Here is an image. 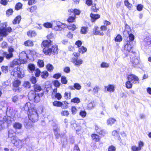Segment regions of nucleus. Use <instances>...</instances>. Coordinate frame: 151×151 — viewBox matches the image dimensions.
<instances>
[{
	"label": "nucleus",
	"instance_id": "37",
	"mask_svg": "<svg viewBox=\"0 0 151 151\" xmlns=\"http://www.w3.org/2000/svg\"><path fill=\"white\" fill-rule=\"evenodd\" d=\"M22 6V4L20 3H18L15 6V9L17 10L21 9Z\"/></svg>",
	"mask_w": 151,
	"mask_h": 151
},
{
	"label": "nucleus",
	"instance_id": "19",
	"mask_svg": "<svg viewBox=\"0 0 151 151\" xmlns=\"http://www.w3.org/2000/svg\"><path fill=\"white\" fill-rule=\"evenodd\" d=\"M105 88L108 91L110 92H114V86L113 85H109L105 87Z\"/></svg>",
	"mask_w": 151,
	"mask_h": 151
},
{
	"label": "nucleus",
	"instance_id": "41",
	"mask_svg": "<svg viewBox=\"0 0 151 151\" xmlns=\"http://www.w3.org/2000/svg\"><path fill=\"white\" fill-rule=\"evenodd\" d=\"M122 40V37L120 35H118L115 38V41L117 42H120Z\"/></svg>",
	"mask_w": 151,
	"mask_h": 151
},
{
	"label": "nucleus",
	"instance_id": "44",
	"mask_svg": "<svg viewBox=\"0 0 151 151\" xmlns=\"http://www.w3.org/2000/svg\"><path fill=\"white\" fill-rule=\"evenodd\" d=\"M68 28L70 30L74 31L76 28V25L74 24H70L68 26Z\"/></svg>",
	"mask_w": 151,
	"mask_h": 151
},
{
	"label": "nucleus",
	"instance_id": "51",
	"mask_svg": "<svg viewBox=\"0 0 151 151\" xmlns=\"http://www.w3.org/2000/svg\"><path fill=\"white\" fill-rule=\"evenodd\" d=\"M47 70L49 71H52L53 69V66L50 64H48L46 66Z\"/></svg>",
	"mask_w": 151,
	"mask_h": 151
},
{
	"label": "nucleus",
	"instance_id": "59",
	"mask_svg": "<svg viewBox=\"0 0 151 151\" xmlns=\"http://www.w3.org/2000/svg\"><path fill=\"white\" fill-rule=\"evenodd\" d=\"M37 64L39 66L41 67H43L44 66V62L43 60H39L37 62Z\"/></svg>",
	"mask_w": 151,
	"mask_h": 151
},
{
	"label": "nucleus",
	"instance_id": "6",
	"mask_svg": "<svg viewBox=\"0 0 151 151\" xmlns=\"http://www.w3.org/2000/svg\"><path fill=\"white\" fill-rule=\"evenodd\" d=\"M54 27L53 29L56 31H61L66 27V25L59 21H55L53 22Z\"/></svg>",
	"mask_w": 151,
	"mask_h": 151
},
{
	"label": "nucleus",
	"instance_id": "35",
	"mask_svg": "<svg viewBox=\"0 0 151 151\" xmlns=\"http://www.w3.org/2000/svg\"><path fill=\"white\" fill-rule=\"evenodd\" d=\"M48 74L47 71H44L41 73V76L42 78H46L48 76Z\"/></svg>",
	"mask_w": 151,
	"mask_h": 151
},
{
	"label": "nucleus",
	"instance_id": "18",
	"mask_svg": "<svg viewBox=\"0 0 151 151\" xmlns=\"http://www.w3.org/2000/svg\"><path fill=\"white\" fill-rule=\"evenodd\" d=\"M138 147L135 146H132L131 147V150L132 151H139L141 149L142 147V141H140L139 143Z\"/></svg>",
	"mask_w": 151,
	"mask_h": 151
},
{
	"label": "nucleus",
	"instance_id": "20",
	"mask_svg": "<svg viewBox=\"0 0 151 151\" xmlns=\"http://www.w3.org/2000/svg\"><path fill=\"white\" fill-rule=\"evenodd\" d=\"M90 17H91L92 19V22H94L96 19L99 18L100 17V16L97 14H93L91 13L90 14Z\"/></svg>",
	"mask_w": 151,
	"mask_h": 151
},
{
	"label": "nucleus",
	"instance_id": "58",
	"mask_svg": "<svg viewBox=\"0 0 151 151\" xmlns=\"http://www.w3.org/2000/svg\"><path fill=\"white\" fill-rule=\"evenodd\" d=\"M13 13V11L12 9H9L6 11V14L7 16H9L12 15Z\"/></svg>",
	"mask_w": 151,
	"mask_h": 151
},
{
	"label": "nucleus",
	"instance_id": "61",
	"mask_svg": "<svg viewBox=\"0 0 151 151\" xmlns=\"http://www.w3.org/2000/svg\"><path fill=\"white\" fill-rule=\"evenodd\" d=\"M71 96V93L70 92H65L64 94V97L66 99H70Z\"/></svg>",
	"mask_w": 151,
	"mask_h": 151
},
{
	"label": "nucleus",
	"instance_id": "47",
	"mask_svg": "<svg viewBox=\"0 0 151 151\" xmlns=\"http://www.w3.org/2000/svg\"><path fill=\"white\" fill-rule=\"evenodd\" d=\"M53 84L57 88L59 87L60 84V83L57 80L54 81L53 82Z\"/></svg>",
	"mask_w": 151,
	"mask_h": 151
},
{
	"label": "nucleus",
	"instance_id": "32",
	"mask_svg": "<svg viewBox=\"0 0 151 151\" xmlns=\"http://www.w3.org/2000/svg\"><path fill=\"white\" fill-rule=\"evenodd\" d=\"M8 66H2L1 67V69L2 71L5 73H7L8 72Z\"/></svg>",
	"mask_w": 151,
	"mask_h": 151
},
{
	"label": "nucleus",
	"instance_id": "38",
	"mask_svg": "<svg viewBox=\"0 0 151 151\" xmlns=\"http://www.w3.org/2000/svg\"><path fill=\"white\" fill-rule=\"evenodd\" d=\"M91 137L95 141H98L99 140V136L96 134H93Z\"/></svg>",
	"mask_w": 151,
	"mask_h": 151
},
{
	"label": "nucleus",
	"instance_id": "46",
	"mask_svg": "<svg viewBox=\"0 0 151 151\" xmlns=\"http://www.w3.org/2000/svg\"><path fill=\"white\" fill-rule=\"evenodd\" d=\"M53 25V24L48 22L45 23L43 24L44 26L47 28L52 27Z\"/></svg>",
	"mask_w": 151,
	"mask_h": 151
},
{
	"label": "nucleus",
	"instance_id": "33",
	"mask_svg": "<svg viewBox=\"0 0 151 151\" xmlns=\"http://www.w3.org/2000/svg\"><path fill=\"white\" fill-rule=\"evenodd\" d=\"M7 120L8 119L6 118V116H4L3 117V121H2V120L1 119H0V130H1L2 129L1 125L2 123H4V121H7Z\"/></svg>",
	"mask_w": 151,
	"mask_h": 151
},
{
	"label": "nucleus",
	"instance_id": "30",
	"mask_svg": "<svg viewBox=\"0 0 151 151\" xmlns=\"http://www.w3.org/2000/svg\"><path fill=\"white\" fill-rule=\"evenodd\" d=\"M100 66L102 68H108L109 66V64L106 62H103L101 63Z\"/></svg>",
	"mask_w": 151,
	"mask_h": 151
},
{
	"label": "nucleus",
	"instance_id": "14",
	"mask_svg": "<svg viewBox=\"0 0 151 151\" xmlns=\"http://www.w3.org/2000/svg\"><path fill=\"white\" fill-rule=\"evenodd\" d=\"M128 80L131 82L134 81L135 82H138L139 81L138 77L136 76L133 74H130L128 77Z\"/></svg>",
	"mask_w": 151,
	"mask_h": 151
},
{
	"label": "nucleus",
	"instance_id": "63",
	"mask_svg": "<svg viewBox=\"0 0 151 151\" xmlns=\"http://www.w3.org/2000/svg\"><path fill=\"white\" fill-rule=\"evenodd\" d=\"M79 114L82 117L84 118L86 116V113L85 111H81L80 112Z\"/></svg>",
	"mask_w": 151,
	"mask_h": 151
},
{
	"label": "nucleus",
	"instance_id": "7",
	"mask_svg": "<svg viewBox=\"0 0 151 151\" xmlns=\"http://www.w3.org/2000/svg\"><path fill=\"white\" fill-rule=\"evenodd\" d=\"M13 91L14 92H19L22 91V88L19 87L21 84L20 81L17 80L14 81L13 83Z\"/></svg>",
	"mask_w": 151,
	"mask_h": 151
},
{
	"label": "nucleus",
	"instance_id": "1",
	"mask_svg": "<svg viewBox=\"0 0 151 151\" xmlns=\"http://www.w3.org/2000/svg\"><path fill=\"white\" fill-rule=\"evenodd\" d=\"M42 45L44 47L43 49V52L45 55H50L51 54H55L58 52L57 46L55 45L52 46L51 42L50 40L43 41Z\"/></svg>",
	"mask_w": 151,
	"mask_h": 151
},
{
	"label": "nucleus",
	"instance_id": "27",
	"mask_svg": "<svg viewBox=\"0 0 151 151\" xmlns=\"http://www.w3.org/2000/svg\"><path fill=\"white\" fill-rule=\"evenodd\" d=\"M88 27H82L81 30V34H86L87 32Z\"/></svg>",
	"mask_w": 151,
	"mask_h": 151
},
{
	"label": "nucleus",
	"instance_id": "3",
	"mask_svg": "<svg viewBox=\"0 0 151 151\" xmlns=\"http://www.w3.org/2000/svg\"><path fill=\"white\" fill-rule=\"evenodd\" d=\"M43 95V94L42 93H36L35 91H31L29 93L28 96L30 100L34 101L35 102L37 103L40 101V98L42 97Z\"/></svg>",
	"mask_w": 151,
	"mask_h": 151
},
{
	"label": "nucleus",
	"instance_id": "57",
	"mask_svg": "<svg viewBox=\"0 0 151 151\" xmlns=\"http://www.w3.org/2000/svg\"><path fill=\"white\" fill-rule=\"evenodd\" d=\"M1 46L3 48H7L8 45L6 42L3 41L1 44Z\"/></svg>",
	"mask_w": 151,
	"mask_h": 151
},
{
	"label": "nucleus",
	"instance_id": "24",
	"mask_svg": "<svg viewBox=\"0 0 151 151\" xmlns=\"http://www.w3.org/2000/svg\"><path fill=\"white\" fill-rule=\"evenodd\" d=\"M116 120L115 119L111 118L108 119L107 120V123L108 125H111L113 124H114Z\"/></svg>",
	"mask_w": 151,
	"mask_h": 151
},
{
	"label": "nucleus",
	"instance_id": "60",
	"mask_svg": "<svg viewBox=\"0 0 151 151\" xmlns=\"http://www.w3.org/2000/svg\"><path fill=\"white\" fill-rule=\"evenodd\" d=\"M23 86L28 88H30V85L29 82L27 81H25L24 82Z\"/></svg>",
	"mask_w": 151,
	"mask_h": 151
},
{
	"label": "nucleus",
	"instance_id": "29",
	"mask_svg": "<svg viewBox=\"0 0 151 151\" xmlns=\"http://www.w3.org/2000/svg\"><path fill=\"white\" fill-rule=\"evenodd\" d=\"M100 90L99 87L98 86H95L93 88V91L95 94H97Z\"/></svg>",
	"mask_w": 151,
	"mask_h": 151
},
{
	"label": "nucleus",
	"instance_id": "22",
	"mask_svg": "<svg viewBox=\"0 0 151 151\" xmlns=\"http://www.w3.org/2000/svg\"><path fill=\"white\" fill-rule=\"evenodd\" d=\"M4 57H5L6 59H9L12 58L13 56L12 53H8L7 52H4L3 54Z\"/></svg>",
	"mask_w": 151,
	"mask_h": 151
},
{
	"label": "nucleus",
	"instance_id": "45",
	"mask_svg": "<svg viewBox=\"0 0 151 151\" xmlns=\"http://www.w3.org/2000/svg\"><path fill=\"white\" fill-rule=\"evenodd\" d=\"M95 104L93 101H92L90 102L88 105V107L89 109H91L94 107Z\"/></svg>",
	"mask_w": 151,
	"mask_h": 151
},
{
	"label": "nucleus",
	"instance_id": "31",
	"mask_svg": "<svg viewBox=\"0 0 151 151\" xmlns=\"http://www.w3.org/2000/svg\"><path fill=\"white\" fill-rule=\"evenodd\" d=\"M86 51V48L83 46H82L81 47L79 48L78 49L79 52L82 53H85Z\"/></svg>",
	"mask_w": 151,
	"mask_h": 151
},
{
	"label": "nucleus",
	"instance_id": "15",
	"mask_svg": "<svg viewBox=\"0 0 151 151\" xmlns=\"http://www.w3.org/2000/svg\"><path fill=\"white\" fill-rule=\"evenodd\" d=\"M19 57L21 58L19 60H20L21 61H23L24 60H26L25 63L26 62L27 59L28 58L27 55L25 52L23 51L20 53Z\"/></svg>",
	"mask_w": 151,
	"mask_h": 151
},
{
	"label": "nucleus",
	"instance_id": "8",
	"mask_svg": "<svg viewBox=\"0 0 151 151\" xmlns=\"http://www.w3.org/2000/svg\"><path fill=\"white\" fill-rule=\"evenodd\" d=\"M26 60H24L23 61H21L20 60L15 59L10 63V67L16 68L18 65L22 63H25Z\"/></svg>",
	"mask_w": 151,
	"mask_h": 151
},
{
	"label": "nucleus",
	"instance_id": "54",
	"mask_svg": "<svg viewBox=\"0 0 151 151\" xmlns=\"http://www.w3.org/2000/svg\"><path fill=\"white\" fill-rule=\"evenodd\" d=\"M61 81L62 83L63 84H66L67 83V81L65 77L62 76L61 77Z\"/></svg>",
	"mask_w": 151,
	"mask_h": 151
},
{
	"label": "nucleus",
	"instance_id": "49",
	"mask_svg": "<svg viewBox=\"0 0 151 151\" xmlns=\"http://www.w3.org/2000/svg\"><path fill=\"white\" fill-rule=\"evenodd\" d=\"M132 32L130 28V27L127 24H126L125 26V28L124 31V32L125 33V32H127V33H129V32Z\"/></svg>",
	"mask_w": 151,
	"mask_h": 151
},
{
	"label": "nucleus",
	"instance_id": "9",
	"mask_svg": "<svg viewBox=\"0 0 151 151\" xmlns=\"http://www.w3.org/2000/svg\"><path fill=\"white\" fill-rule=\"evenodd\" d=\"M11 141L15 146L17 148H21L22 147V143L21 140L18 139L17 137H14Z\"/></svg>",
	"mask_w": 151,
	"mask_h": 151
},
{
	"label": "nucleus",
	"instance_id": "2",
	"mask_svg": "<svg viewBox=\"0 0 151 151\" xmlns=\"http://www.w3.org/2000/svg\"><path fill=\"white\" fill-rule=\"evenodd\" d=\"M10 27H7V23L5 22L0 24V41L3 40V37H5L12 31Z\"/></svg>",
	"mask_w": 151,
	"mask_h": 151
},
{
	"label": "nucleus",
	"instance_id": "26",
	"mask_svg": "<svg viewBox=\"0 0 151 151\" xmlns=\"http://www.w3.org/2000/svg\"><path fill=\"white\" fill-rule=\"evenodd\" d=\"M21 18L20 16H18L17 17L14 19L13 20L12 22L14 24H16L17 23H19V22Z\"/></svg>",
	"mask_w": 151,
	"mask_h": 151
},
{
	"label": "nucleus",
	"instance_id": "34",
	"mask_svg": "<svg viewBox=\"0 0 151 151\" xmlns=\"http://www.w3.org/2000/svg\"><path fill=\"white\" fill-rule=\"evenodd\" d=\"M68 103L66 101H64L63 103L61 102V106L60 107H61L63 109H65L68 108Z\"/></svg>",
	"mask_w": 151,
	"mask_h": 151
},
{
	"label": "nucleus",
	"instance_id": "55",
	"mask_svg": "<svg viewBox=\"0 0 151 151\" xmlns=\"http://www.w3.org/2000/svg\"><path fill=\"white\" fill-rule=\"evenodd\" d=\"M61 114L62 116H67L69 114V113L67 111H61Z\"/></svg>",
	"mask_w": 151,
	"mask_h": 151
},
{
	"label": "nucleus",
	"instance_id": "56",
	"mask_svg": "<svg viewBox=\"0 0 151 151\" xmlns=\"http://www.w3.org/2000/svg\"><path fill=\"white\" fill-rule=\"evenodd\" d=\"M54 134L57 138H59L60 136V134L58 133L59 129H54Z\"/></svg>",
	"mask_w": 151,
	"mask_h": 151
},
{
	"label": "nucleus",
	"instance_id": "16",
	"mask_svg": "<svg viewBox=\"0 0 151 151\" xmlns=\"http://www.w3.org/2000/svg\"><path fill=\"white\" fill-rule=\"evenodd\" d=\"M149 34L147 32H145L144 33V35H143L144 41L148 45L151 44V40H149Z\"/></svg>",
	"mask_w": 151,
	"mask_h": 151
},
{
	"label": "nucleus",
	"instance_id": "48",
	"mask_svg": "<svg viewBox=\"0 0 151 151\" xmlns=\"http://www.w3.org/2000/svg\"><path fill=\"white\" fill-rule=\"evenodd\" d=\"M129 35V37L130 41H133L134 39V36L132 34V32L128 33Z\"/></svg>",
	"mask_w": 151,
	"mask_h": 151
},
{
	"label": "nucleus",
	"instance_id": "25",
	"mask_svg": "<svg viewBox=\"0 0 151 151\" xmlns=\"http://www.w3.org/2000/svg\"><path fill=\"white\" fill-rule=\"evenodd\" d=\"M34 87L35 91L36 92H39L42 89L41 86L38 84H35L34 86Z\"/></svg>",
	"mask_w": 151,
	"mask_h": 151
},
{
	"label": "nucleus",
	"instance_id": "43",
	"mask_svg": "<svg viewBox=\"0 0 151 151\" xmlns=\"http://www.w3.org/2000/svg\"><path fill=\"white\" fill-rule=\"evenodd\" d=\"M28 68L30 70L31 72H32L34 71L35 69V65L34 64H29L28 66Z\"/></svg>",
	"mask_w": 151,
	"mask_h": 151
},
{
	"label": "nucleus",
	"instance_id": "39",
	"mask_svg": "<svg viewBox=\"0 0 151 151\" xmlns=\"http://www.w3.org/2000/svg\"><path fill=\"white\" fill-rule=\"evenodd\" d=\"M131 81L128 80L126 83V86L128 88H130L132 87V84L131 82Z\"/></svg>",
	"mask_w": 151,
	"mask_h": 151
},
{
	"label": "nucleus",
	"instance_id": "53",
	"mask_svg": "<svg viewBox=\"0 0 151 151\" xmlns=\"http://www.w3.org/2000/svg\"><path fill=\"white\" fill-rule=\"evenodd\" d=\"M71 102L78 104L80 102V99L78 98H75L71 100Z\"/></svg>",
	"mask_w": 151,
	"mask_h": 151
},
{
	"label": "nucleus",
	"instance_id": "28",
	"mask_svg": "<svg viewBox=\"0 0 151 151\" xmlns=\"http://www.w3.org/2000/svg\"><path fill=\"white\" fill-rule=\"evenodd\" d=\"M25 46H32L33 45V42L30 40H28L24 42Z\"/></svg>",
	"mask_w": 151,
	"mask_h": 151
},
{
	"label": "nucleus",
	"instance_id": "52",
	"mask_svg": "<svg viewBox=\"0 0 151 151\" xmlns=\"http://www.w3.org/2000/svg\"><path fill=\"white\" fill-rule=\"evenodd\" d=\"M74 86L75 88L78 90L81 89V86L80 84L77 83L74 84Z\"/></svg>",
	"mask_w": 151,
	"mask_h": 151
},
{
	"label": "nucleus",
	"instance_id": "13",
	"mask_svg": "<svg viewBox=\"0 0 151 151\" xmlns=\"http://www.w3.org/2000/svg\"><path fill=\"white\" fill-rule=\"evenodd\" d=\"M72 62L75 65L79 67L83 63V60L81 59L74 58L73 59Z\"/></svg>",
	"mask_w": 151,
	"mask_h": 151
},
{
	"label": "nucleus",
	"instance_id": "23",
	"mask_svg": "<svg viewBox=\"0 0 151 151\" xmlns=\"http://www.w3.org/2000/svg\"><path fill=\"white\" fill-rule=\"evenodd\" d=\"M27 35L30 37H34L37 35L36 32L33 30H29L27 32Z\"/></svg>",
	"mask_w": 151,
	"mask_h": 151
},
{
	"label": "nucleus",
	"instance_id": "12",
	"mask_svg": "<svg viewBox=\"0 0 151 151\" xmlns=\"http://www.w3.org/2000/svg\"><path fill=\"white\" fill-rule=\"evenodd\" d=\"M93 34L95 35H98L101 36H103L104 35V33L103 32L100 30L98 27L95 26L93 30Z\"/></svg>",
	"mask_w": 151,
	"mask_h": 151
},
{
	"label": "nucleus",
	"instance_id": "21",
	"mask_svg": "<svg viewBox=\"0 0 151 151\" xmlns=\"http://www.w3.org/2000/svg\"><path fill=\"white\" fill-rule=\"evenodd\" d=\"M9 137L11 138V139H13V138L14 137H16L15 136V132L12 129H10L9 131Z\"/></svg>",
	"mask_w": 151,
	"mask_h": 151
},
{
	"label": "nucleus",
	"instance_id": "64",
	"mask_svg": "<svg viewBox=\"0 0 151 151\" xmlns=\"http://www.w3.org/2000/svg\"><path fill=\"white\" fill-rule=\"evenodd\" d=\"M116 149L114 146L111 145L109 147L108 149V151H115Z\"/></svg>",
	"mask_w": 151,
	"mask_h": 151
},
{
	"label": "nucleus",
	"instance_id": "42",
	"mask_svg": "<svg viewBox=\"0 0 151 151\" xmlns=\"http://www.w3.org/2000/svg\"><path fill=\"white\" fill-rule=\"evenodd\" d=\"M112 134L113 135L116 137L117 138L119 139L120 137L119 136V132L116 131H114L112 132Z\"/></svg>",
	"mask_w": 151,
	"mask_h": 151
},
{
	"label": "nucleus",
	"instance_id": "36",
	"mask_svg": "<svg viewBox=\"0 0 151 151\" xmlns=\"http://www.w3.org/2000/svg\"><path fill=\"white\" fill-rule=\"evenodd\" d=\"M15 129H21L22 125L19 123H15L13 125Z\"/></svg>",
	"mask_w": 151,
	"mask_h": 151
},
{
	"label": "nucleus",
	"instance_id": "5",
	"mask_svg": "<svg viewBox=\"0 0 151 151\" xmlns=\"http://www.w3.org/2000/svg\"><path fill=\"white\" fill-rule=\"evenodd\" d=\"M28 114L29 119L32 122H35L38 120L39 118L36 109H33Z\"/></svg>",
	"mask_w": 151,
	"mask_h": 151
},
{
	"label": "nucleus",
	"instance_id": "50",
	"mask_svg": "<svg viewBox=\"0 0 151 151\" xmlns=\"http://www.w3.org/2000/svg\"><path fill=\"white\" fill-rule=\"evenodd\" d=\"M61 102L58 101H55L53 103V105L57 107H60L61 106Z\"/></svg>",
	"mask_w": 151,
	"mask_h": 151
},
{
	"label": "nucleus",
	"instance_id": "10",
	"mask_svg": "<svg viewBox=\"0 0 151 151\" xmlns=\"http://www.w3.org/2000/svg\"><path fill=\"white\" fill-rule=\"evenodd\" d=\"M34 108V106L32 105L30 102L27 103L24 105V106L22 109V110H25L26 111H31Z\"/></svg>",
	"mask_w": 151,
	"mask_h": 151
},
{
	"label": "nucleus",
	"instance_id": "62",
	"mask_svg": "<svg viewBox=\"0 0 151 151\" xmlns=\"http://www.w3.org/2000/svg\"><path fill=\"white\" fill-rule=\"evenodd\" d=\"M37 9V7L36 6H32L29 9V12L31 13H32Z\"/></svg>",
	"mask_w": 151,
	"mask_h": 151
},
{
	"label": "nucleus",
	"instance_id": "11",
	"mask_svg": "<svg viewBox=\"0 0 151 151\" xmlns=\"http://www.w3.org/2000/svg\"><path fill=\"white\" fill-rule=\"evenodd\" d=\"M133 46V41H128L124 47V51L126 52H129Z\"/></svg>",
	"mask_w": 151,
	"mask_h": 151
},
{
	"label": "nucleus",
	"instance_id": "40",
	"mask_svg": "<svg viewBox=\"0 0 151 151\" xmlns=\"http://www.w3.org/2000/svg\"><path fill=\"white\" fill-rule=\"evenodd\" d=\"M70 11L73 14H74V16H75V15H79L80 13V11L77 9H74V10L72 9L70 10Z\"/></svg>",
	"mask_w": 151,
	"mask_h": 151
},
{
	"label": "nucleus",
	"instance_id": "17",
	"mask_svg": "<svg viewBox=\"0 0 151 151\" xmlns=\"http://www.w3.org/2000/svg\"><path fill=\"white\" fill-rule=\"evenodd\" d=\"M131 62L133 66L136 67L139 63V59L138 58H132L131 59Z\"/></svg>",
	"mask_w": 151,
	"mask_h": 151
},
{
	"label": "nucleus",
	"instance_id": "4",
	"mask_svg": "<svg viewBox=\"0 0 151 151\" xmlns=\"http://www.w3.org/2000/svg\"><path fill=\"white\" fill-rule=\"evenodd\" d=\"M11 74L14 76L22 78L24 77L25 73L24 69L17 66V68H14L12 70Z\"/></svg>",
	"mask_w": 151,
	"mask_h": 151
}]
</instances>
